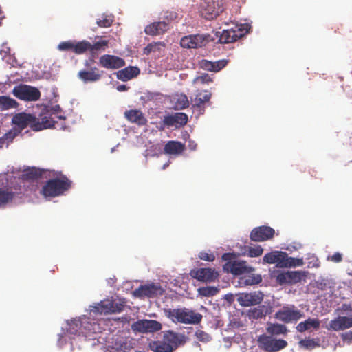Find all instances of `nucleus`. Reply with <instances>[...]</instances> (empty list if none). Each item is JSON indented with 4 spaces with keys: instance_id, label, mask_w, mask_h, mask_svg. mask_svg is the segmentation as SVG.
I'll return each instance as SVG.
<instances>
[{
    "instance_id": "obj_29",
    "label": "nucleus",
    "mask_w": 352,
    "mask_h": 352,
    "mask_svg": "<svg viewBox=\"0 0 352 352\" xmlns=\"http://www.w3.org/2000/svg\"><path fill=\"white\" fill-rule=\"evenodd\" d=\"M140 71L138 67L129 66L119 70L116 73V76L118 79L125 82L132 79L134 77H136L140 74Z\"/></svg>"
},
{
    "instance_id": "obj_11",
    "label": "nucleus",
    "mask_w": 352,
    "mask_h": 352,
    "mask_svg": "<svg viewBox=\"0 0 352 352\" xmlns=\"http://www.w3.org/2000/svg\"><path fill=\"white\" fill-rule=\"evenodd\" d=\"M164 292V289L161 285L155 283L146 284L140 285L134 292L135 296L144 298L145 297L148 298H155L162 296Z\"/></svg>"
},
{
    "instance_id": "obj_38",
    "label": "nucleus",
    "mask_w": 352,
    "mask_h": 352,
    "mask_svg": "<svg viewBox=\"0 0 352 352\" xmlns=\"http://www.w3.org/2000/svg\"><path fill=\"white\" fill-rule=\"evenodd\" d=\"M199 294L203 296L209 297L216 295L219 289L216 287H202L198 289Z\"/></svg>"
},
{
    "instance_id": "obj_39",
    "label": "nucleus",
    "mask_w": 352,
    "mask_h": 352,
    "mask_svg": "<svg viewBox=\"0 0 352 352\" xmlns=\"http://www.w3.org/2000/svg\"><path fill=\"white\" fill-rule=\"evenodd\" d=\"M113 21L112 16L102 14L101 19L97 20V25L101 28H109L111 25Z\"/></svg>"
},
{
    "instance_id": "obj_4",
    "label": "nucleus",
    "mask_w": 352,
    "mask_h": 352,
    "mask_svg": "<svg viewBox=\"0 0 352 352\" xmlns=\"http://www.w3.org/2000/svg\"><path fill=\"white\" fill-rule=\"evenodd\" d=\"M70 187V180L63 176L60 179L56 178L48 180L43 186L41 193L45 197H55L63 195Z\"/></svg>"
},
{
    "instance_id": "obj_36",
    "label": "nucleus",
    "mask_w": 352,
    "mask_h": 352,
    "mask_svg": "<svg viewBox=\"0 0 352 352\" xmlns=\"http://www.w3.org/2000/svg\"><path fill=\"white\" fill-rule=\"evenodd\" d=\"M289 273V285L296 284L307 276V272L302 270L288 271Z\"/></svg>"
},
{
    "instance_id": "obj_24",
    "label": "nucleus",
    "mask_w": 352,
    "mask_h": 352,
    "mask_svg": "<svg viewBox=\"0 0 352 352\" xmlns=\"http://www.w3.org/2000/svg\"><path fill=\"white\" fill-rule=\"evenodd\" d=\"M89 320V318L84 317L78 320H75L73 324H76V327H81V331H80L81 334L87 336L91 333H96L97 330L99 329V324L96 322L91 323Z\"/></svg>"
},
{
    "instance_id": "obj_7",
    "label": "nucleus",
    "mask_w": 352,
    "mask_h": 352,
    "mask_svg": "<svg viewBox=\"0 0 352 352\" xmlns=\"http://www.w3.org/2000/svg\"><path fill=\"white\" fill-rule=\"evenodd\" d=\"M12 94L17 98L25 101H36L41 97V92L36 87L24 84L15 86Z\"/></svg>"
},
{
    "instance_id": "obj_59",
    "label": "nucleus",
    "mask_w": 352,
    "mask_h": 352,
    "mask_svg": "<svg viewBox=\"0 0 352 352\" xmlns=\"http://www.w3.org/2000/svg\"><path fill=\"white\" fill-rule=\"evenodd\" d=\"M188 146L191 151H195L197 148V144L193 141H189Z\"/></svg>"
},
{
    "instance_id": "obj_27",
    "label": "nucleus",
    "mask_w": 352,
    "mask_h": 352,
    "mask_svg": "<svg viewBox=\"0 0 352 352\" xmlns=\"http://www.w3.org/2000/svg\"><path fill=\"white\" fill-rule=\"evenodd\" d=\"M320 326V321L318 318H308L305 321L299 322L296 329L297 331L303 333L306 331H317Z\"/></svg>"
},
{
    "instance_id": "obj_62",
    "label": "nucleus",
    "mask_w": 352,
    "mask_h": 352,
    "mask_svg": "<svg viewBox=\"0 0 352 352\" xmlns=\"http://www.w3.org/2000/svg\"><path fill=\"white\" fill-rule=\"evenodd\" d=\"M89 65V62L87 60H86L85 63V65L88 67Z\"/></svg>"
},
{
    "instance_id": "obj_64",
    "label": "nucleus",
    "mask_w": 352,
    "mask_h": 352,
    "mask_svg": "<svg viewBox=\"0 0 352 352\" xmlns=\"http://www.w3.org/2000/svg\"><path fill=\"white\" fill-rule=\"evenodd\" d=\"M56 109H60V107H59L58 105H56V106L55 107V108L54 109V111H56Z\"/></svg>"
},
{
    "instance_id": "obj_56",
    "label": "nucleus",
    "mask_w": 352,
    "mask_h": 352,
    "mask_svg": "<svg viewBox=\"0 0 352 352\" xmlns=\"http://www.w3.org/2000/svg\"><path fill=\"white\" fill-rule=\"evenodd\" d=\"M341 309L344 311H352V305L351 304H343L342 305Z\"/></svg>"
},
{
    "instance_id": "obj_30",
    "label": "nucleus",
    "mask_w": 352,
    "mask_h": 352,
    "mask_svg": "<svg viewBox=\"0 0 352 352\" xmlns=\"http://www.w3.org/2000/svg\"><path fill=\"white\" fill-rule=\"evenodd\" d=\"M184 149L185 146L184 144L177 141L170 140L165 144L164 151L166 154L178 155L182 153Z\"/></svg>"
},
{
    "instance_id": "obj_32",
    "label": "nucleus",
    "mask_w": 352,
    "mask_h": 352,
    "mask_svg": "<svg viewBox=\"0 0 352 352\" xmlns=\"http://www.w3.org/2000/svg\"><path fill=\"white\" fill-rule=\"evenodd\" d=\"M17 194L10 188H0V208L12 201Z\"/></svg>"
},
{
    "instance_id": "obj_37",
    "label": "nucleus",
    "mask_w": 352,
    "mask_h": 352,
    "mask_svg": "<svg viewBox=\"0 0 352 352\" xmlns=\"http://www.w3.org/2000/svg\"><path fill=\"white\" fill-rule=\"evenodd\" d=\"M248 315L250 318L259 319L265 316L266 312L265 311L264 307L258 306L249 310Z\"/></svg>"
},
{
    "instance_id": "obj_5",
    "label": "nucleus",
    "mask_w": 352,
    "mask_h": 352,
    "mask_svg": "<svg viewBox=\"0 0 352 352\" xmlns=\"http://www.w3.org/2000/svg\"><path fill=\"white\" fill-rule=\"evenodd\" d=\"M223 0H203L199 12L208 20L216 18L223 10Z\"/></svg>"
},
{
    "instance_id": "obj_51",
    "label": "nucleus",
    "mask_w": 352,
    "mask_h": 352,
    "mask_svg": "<svg viewBox=\"0 0 352 352\" xmlns=\"http://www.w3.org/2000/svg\"><path fill=\"white\" fill-rule=\"evenodd\" d=\"M288 261L287 267H296L301 266L303 265L302 258H296L293 257H288Z\"/></svg>"
},
{
    "instance_id": "obj_14",
    "label": "nucleus",
    "mask_w": 352,
    "mask_h": 352,
    "mask_svg": "<svg viewBox=\"0 0 352 352\" xmlns=\"http://www.w3.org/2000/svg\"><path fill=\"white\" fill-rule=\"evenodd\" d=\"M275 234V230L266 226L254 228L250 232V238L255 242H262L272 239Z\"/></svg>"
},
{
    "instance_id": "obj_25",
    "label": "nucleus",
    "mask_w": 352,
    "mask_h": 352,
    "mask_svg": "<svg viewBox=\"0 0 352 352\" xmlns=\"http://www.w3.org/2000/svg\"><path fill=\"white\" fill-rule=\"evenodd\" d=\"M125 118L131 123L138 126H144L147 123V119L139 109H130L124 112Z\"/></svg>"
},
{
    "instance_id": "obj_60",
    "label": "nucleus",
    "mask_w": 352,
    "mask_h": 352,
    "mask_svg": "<svg viewBox=\"0 0 352 352\" xmlns=\"http://www.w3.org/2000/svg\"><path fill=\"white\" fill-rule=\"evenodd\" d=\"M3 47L2 49L0 50V53L2 54L3 52L5 53V54L9 53V51H10V48L5 46V45H3Z\"/></svg>"
},
{
    "instance_id": "obj_28",
    "label": "nucleus",
    "mask_w": 352,
    "mask_h": 352,
    "mask_svg": "<svg viewBox=\"0 0 352 352\" xmlns=\"http://www.w3.org/2000/svg\"><path fill=\"white\" fill-rule=\"evenodd\" d=\"M82 42L86 43L85 53L89 51L91 54H95L101 51H104L109 45L108 41L102 39L95 41L93 43H91L87 40H82Z\"/></svg>"
},
{
    "instance_id": "obj_18",
    "label": "nucleus",
    "mask_w": 352,
    "mask_h": 352,
    "mask_svg": "<svg viewBox=\"0 0 352 352\" xmlns=\"http://www.w3.org/2000/svg\"><path fill=\"white\" fill-rule=\"evenodd\" d=\"M263 299L261 292L242 293L237 298L239 303L243 307H250L260 304Z\"/></svg>"
},
{
    "instance_id": "obj_63",
    "label": "nucleus",
    "mask_w": 352,
    "mask_h": 352,
    "mask_svg": "<svg viewBox=\"0 0 352 352\" xmlns=\"http://www.w3.org/2000/svg\"><path fill=\"white\" fill-rule=\"evenodd\" d=\"M168 166V164H164V165L163 166V168H163V169H165V168H166V166Z\"/></svg>"
},
{
    "instance_id": "obj_40",
    "label": "nucleus",
    "mask_w": 352,
    "mask_h": 352,
    "mask_svg": "<svg viewBox=\"0 0 352 352\" xmlns=\"http://www.w3.org/2000/svg\"><path fill=\"white\" fill-rule=\"evenodd\" d=\"M20 132L17 129L10 130L1 138H0V142L1 144H9L12 140L18 135Z\"/></svg>"
},
{
    "instance_id": "obj_3",
    "label": "nucleus",
    "mask_w": 352,
    "mask_h": 352,
    "mask_svg": "<svg viewBox=\"0 0 352 352\" xmlns=\"http://www.w3.org/2000/svg\"><path fill=\"white\" fill-rule=\"evenodd\" d=\"M164 313L175 323L197 324L201 322L203 318L200 313L186 307L165 309Z\"/></svg>"
},
{
    "instance_id": "obj_50",
    "label": "nucleus",
    "mask_w": 352,
    "mask_h": 352,
    "mask_svg": "<svg viewBox=\"0 0 352 352\" xmlns=\"http://www.w3.org/2000/svg\"><path fill=\"white\" fill-rule=\"evenodd\" d=\"M276 280L280 285L289 284L288 272L278 274L276 276Z\"/></svg>"
},
{
    "instance_id": "obj_8",
    "label": "nucleus",
    "mask_w": 352,
    "mask_h": 352,
    "mask_svg": "<svg viewBox=\"0 0 352 352\" xmlns=\"http://www.w3.org/2000/svg\"><path fill=\"white\" fill-rule=\"evenodd\" d=\"M124 305L120 303H115L113 300L105 299L94 305L90 306V312L95 314H111L120 313L123 310Z\"/></svg>"
},
{
    "instance_id": "obj_21",
    "label": "nucleus",
    "mask_w": 352,
    "mask_h": 352,
    "mask_svg": "<svg viewBox=\"0 0 352 352\" xmlns=\"http://www.w3.org/2000/svg\"><path fill=\"white\" fill-rule=\"evenodd\" d=\"M187 122L188 116L184 113H175L170 116H166L163 120L164 125L176 128L184 126Z\"/></svg>"
},
{
    "instance_id": "obj_26",
    "label": "nucleus",
    "mask_w": 352,
    "mask_h": 352,
    "mask_svg": "<svg viewBox=\"0 0 352 352\" xmlns=\"http://www.w3.org/2000/svg\"><path fill=\"white\" fill-rule=\"evenodd\" d=\"M169 28L168 24L165 21H158L152 23L144 29V32L146 34L151 36H156L163 34Z\"/></svg>"
},
{
    "instance_id": "obj_16",
    "label": "nucleus",
    "mask_w": 352,
    "mask_h": 352,
    "mask_svg": "<svg viewBox=\"0 0 352 352\" xmlns=\"http://www.w3.org/2000/svg\"><path fill=\"white\" fill-rule=\"evenodd\" d=\"M99 65L108 69H116L125 65V61L120 57L104 54L99 58Z\"/></svg>"
},
{
    "instance_id": "obj_20",
    "label": "nucleus",
    "mask_w": 352,
    "mask_h": 352,
    "mask_svg": "<svg viewBox=\"0 0 352 352\" xmlns=\"http://www.w3.org/2000/svg\"><path fill=\"white\" fill-rule=\"evenodd\" d=\"M206 37L200 34L184 36L180 41L181 46L184 48H198L205 45Z\"/></svg>"
},
{
    "instance_id": "obj_42",
    "label": "nucleus",
    "mask_w": 352,
    "mask_h": 352,
    "mask_svg": "<svg viewBox=\"0 0 352 352\" xmlns=\"http://www.w3.org/2000/svg\"><path fill=\"white\" fill-rule=\"evenodd\" d=\"M299 345L307 349H312L318 346L319 344L314 339L305 338L299 342Z\"/></svg>"
},
{
    "instance_id": "obj_15",
    "label": "nucleus",
    "mask_w": 352,
    "mask_h": 352,
    "mask_svg": "<svg viewBox=\"0 0 352 352\" xmlns=\"http://www.w3.org/2000/svg\"><path fill=\"white\" fill-rule=\"evenodd\" d=\"M247 32V30L238 26L235 27V29L223 30L219 35V40L222 43H232L243 36Z\"/></svg>"
},
{
    "instance_id": "obj_57",
    "label": "nucleus",
    "mask_w": 352,
    "mask_h": 352,
    "mask_svg": "<svg viewBox=\"0 0 352 352\" xmlns=\"http://www.w3.org/2000/svg\"><path fill=\"white\" fill-rule=\"evenodd\" d=\"M197 79L200 80L201 82H207L211 81L210 78L207 74L199 76Z\"/></svg>"
},
{
    "instance_id": "obj_1",
    "label": "nucleus",
    "mask_w": 352,
    "mask_h": 352,
    "mask_svg": "<svg viewBox=\"0 0 352 352\" xmlns=\"http://www.w3.org/2000/svg\"><path fill=\"white\" fill-rule=\"evenodd\" d=\"M54 118L65 119L64 116L55 115V113H50V116H44L40 121L39 119L32 114L21 112L13 116L12 122L17 126V130L19 132L28 126H30L34 131H38L51 127L55 128L56 122L54 120Z\"/></svg>"
},
{
    "instance_id": "obj_47",
    "label": "nucleus",
    "mask_w": 352,
    "mask_h": 352,
    "mask_svg": "<svg viewBox=\"0 0 352 352\" xmlns=\"http://www.w3.org/2000/svg\"><path fill=\"white\" fill-rule=\"evenodd\" d=\"M195 336L199 341L203 342H208L211 340V337L209 334L199 329L195 332Z\"/></svg>"
},
{
    "instance_id": "obj_13",
    "label": "nucleus",
    "mask_w": 352,
    "mask_h": 352,
    "mask_svg": "<svg viewBox=\"0 0 352 352\" xmlns=\"http://www.w3.org/2000/svg\"><path fill=\"white\" fill-rule=\"evenodd\" d=\"M132 329L140 333H152L160 331L162 326V324L154 320H140L134 322Z\"/></svg>"
},
{
    "instance_id": "obj_55",
    "label": "nucleus",
    "mask_w": 352,
    "mask_h": 352,
    "mask_svg": "<svg viewBox=\"0 0 352 352\" xmlns=\"http://www.w3.org/2000/svg\"><path fill=\"white\" fill-rule=\"evenodd\" d=\"M341 338H342V340L344 341V342H351V341H352V331H350L345 332V333H342L341 335Z\"/></svg>"
},
{
    "instance_id": "obj_52",
    "label": "nucleus",
    "mask_w": 352,
    "mask_h": 352,
    "mask_svg": "<svg viewBox=\"0 0 352 352\" xmlns=\"http://www.w3.org/2000/svg\"><path fill=\"white\" fill-rule=\"evenodd\" d=\"M199 258L201 260L206 261H213L215 259V256L212 253H208L206 252H201L199 254Z\"/></svg>"
},
{
    "instance_id": "obj_58",
    "label": "nucleus",
    "mask_w": 352,
    "mask_h": 352,
    "mask_svg": "<svg viewBox=\"0 0 352 352\" xmlns=\"http://www.w3.org/2000/svg\"><path fill=\"white\" fill-rule=\"evenodd\" d=\"M129 87H127L126 85H119L117 86L116 89L119 91H125L129 89Z\"/></svg>"
},
{
    "instance_id": "obj_34",
    "label": "nucleus",
    "mask_w": 352,
    "mask_h": 352,
    "mask_svg": "<svg viewBox=\"0 0 352 352\" xmlns=\"http://www.w3.org/2000/svg\"><path fill=\"white\" fill-rule=\"evenodd\" d=\"M43 175V170L36 168L35 167L29 168L28 169L24 170L23 173L21 175V179L23 180H35L40 178Z\"/></svg>"
},
{
    "instance_id": "obj_53",
    "label": "nucleus",
    "mask_w": 352,
    "mask_h": 352,
    "mask_svg": "<svg viewBox=\"0 0 352 352\" xmlns=\"http://www.w3.org/2000/svg\"><path fill=\"white\" fill-rule=\"evenodd\" d=\"M327 259L333 263H340L342 261V254L340 252H335L333 255H329Z\"/></svg>"
},
{
    "instance_id": "obj_10",
    "label": "nucleus",
    "mask_w": 352,
    "mask_h": 352,
    "mask_svg": "<svg viewBox=\"0 0 352 352\" xmlns=\"http://www.w3.org/2000/svg\"><path fill=\"white\" fill-rule=\"evenodd\" d=\"M232 254L225 253L222 256V258L228 262L224 265L223 268L227 272H230L234 275H241L250 272L251 267H248L247 262L245 261H230Z\"/></svg>"
},
{
    "instance_id": "obj_31",
    "label": "nucleus",
    "mask_w": 352,
    "mask_h": 352,
    "mask_svg": "<svg viewBox=\"0 0 352 352\" xmlns=\"http://www.w3.org/2000/svg\"><path fill=\"white\" fill-rule=\"evenodd\" d=\"M174 109L177 110L184 109L189 107V100L186 94H176L172 99Z\"/></svg>"
},
{
    "instance_id": "obj_35",
    "label": "nucleus",
    "mask_w": 352,
    "mask_h": 352,
    "mask_svg": "<svg viewBox=\"0 0 352 352\" xmlns=\"http://www.w3.org/2000/svg\"><path fill=\"white\" fill-rule=\"evenodd\" d=\"M18 102L13 98L7 96H0V110L6 111L18 107Z\"/></svg>"
},
{
    "instance_id": "obj_48",
    "label": "nucleus",
    "mask_w": 352,
    "mask_h": 352,
    "mask_svg": "<svg viewBox=\"0 0 352 352\" xmlns=\"http://www.w3.org/2000/svg\"><path fill=\"white\" fill-rule=\"evenodd\" d=\"M75 320L76 319L71 320V322L69 323V328L67 329V331L70 334L80 335L81 334V333H80V331H81V327H76V324H73L75 322Z\"/></svg>"
},
{
    "instance_id": "obj_6",
    "label": "nucleus",
    "mask_w": 352,
    "mask_h": 352,
    "mask_svg": "<svg viewBox=\"0 0 352 352\" xmlns=\"http://www.w3.org/2000/svg\"><path fill=\"white\" fill-rule=\"evenodd\" d=\"M302 317L303 314L294 305H284L275 314V318L284 323L296 322Z\"/></svg>"
},
{
    "instance_id": "obj_44",
    "label": "nucleus",
    "mask_w": 352,
    "mask_h": 352,
    "mask_svg": "<svg viewBox=\"0 0 352 352\" xmlns=\"http://www.w3.org/2000/svg\"><path fill=\"white\" fill-rule=\"evenodd\" d=\"M164 46V45L161 42L149 43L146 47H144V54L148 55L151 52H155L160 50V47Z\"/></svg>"
},
{
    "instance_id": "obj_46",
    "label": "nucleus",
    "mask_w": 352,
    "mask_h": 352,
    "mask_svg": "<svg viewBox=\"0 0 352 352\" xmlns=\"http://www.w3.org/2000/svg\"><path fill=\"white\" fill-rule=\"evenodd\" d=\"M129 350L127 343L126 342H116L114 346L111 347V352H127Z\"/></svg>"
},
{
    "instance_id": "obj_12",
    "label": "nucleus",
    "mask_w": 352,
    "mask_h": 352,
    "mask_svg": "<svg viewBox=\"0 0 352 352\" xmlns=\"http://www.w3.org/2000/svg\"><path fill=\"white\" fill-rule=\"evenodd\" d=\"M190 276L201 282L212 283L217 280L219 272L211 267H203L192 270Z\"/></svg>"
},
{
    "instance_id": "obj_54",
    "label": "nucleus",
    "mask_w": 352,
    "mask_h": 352,
    "mask_svg": "<svg viewBox=\"0 0 352 352\" xmlns=\"http://www.w3.org/2000/svg\"><path fill=\"white\" fill-rule=\"evenodd\" d=\"M214 65L212 64V61L208 60H202L201 62V68L213 72Z\"/></svg>"
},
{
    "instance_id": "obj_45",
    "label": "nucleus",
    "mask_w": 352,
    "mask_h": 352,
    "mask_svg": "<svg viewBox=\"0 0 352 352\" xmlns=\"http://www.w3.org/2000/svg\"><path fill=\"white\" fill-rule=\"evenodd\" d=\"M278 254V251H274L270 253L266 254L263 256V263L273 264L276 263L277 254Z\"/></svg>"
},
{
    "instance_id": "obj_43",
    "label": "nucleus",
    "mask_w": 352,
    "mask_h": 352,
    "mask_svg": "<svg viewBox=\"0 0 352 352\" xmlns=\"http://www.w3.org/2000/svg\"><path fill=\"white\" fill-rule=\"evenodd\" d=\"M247 254L250 257H258L262 255L263 252V249L259 245H255L254 247H248L247 250Z\"/></svg>"
},
{
    "instance_id": "obj_17",
    "label": "nucleus",
    "mask_w": 352,
    "mask_h": 352,
    "mask_svg": "<svg viewBox=\"0 0 352 352\" xmlns=\"http://www.w3.org/2000/svg\"><path fill=\"white\" fill-rule=\"evenodd\" d=\"M212 97V94L208 90L198 91L194 99H192V108L199 112V114H204L206 104L209 102Z\"/></svg>"
},
{
    "instance_id": "obj_33",
    "label": "nucleus",
    "mask_w": 352,
    "mask_h": 352,
    "mask_svg": "<svg viewBox=\"0 0 352 352\" xmlns=\"http://www.w3.org/2000/svg\"><path fill=\"white\" fill-rule=\"evenodd\" d=\"M266 331L271 336L280 334L286 335L288 332L287 327L279 323H270L268 324Z\"/></svg>"
},
{
    "instance_id": "obj_22",
    "label": "nucleus",
    "mask_w": 352,
    "mask_h": 352,
    "mask_svg": "<svg viewBox=\"0 0 352 352\" xmlns=\"http://www.w3.org/2000/svg\"><path fill=\"white\" fill-rule=\"evenodd\" d=\"M352 327V317L338 316L331 320L329 323L327 329L336 331H343Z\"/></svg>"
},
{
    "instance_id": "obj_41",
    "label": "nucleus",
    "mask_w": 352,
    "mask_h": 352,
    "mask_svg": "<svg viewBox=\"0 0 352 352\" xmlns=\"http://www.w3.org/2000/svg\"><path fill=\"white\" fill-rule=\"evenodd\" d=\"M277 256L276 265L279 267H287L288 254L285 252L278 251Z\"/></svg>"
},
{
    "instance_id": "obj_19",
    "label": "nucleus",
    "mask_w": 352,
    "mask_h": 352,
    "mask_svg": "<svg viewBox=\"0 0 352 352\" xmlns=\"http://www.w3.org/2000/svg\"><path fill=\"white\" fill-rule=\"evenodd\" d=\"M85 43L82 41H67L60 42L57 48L63 52H72L76 54H82L85 53Z\"/></svg>"
},
{
    "instance_id": "obj_9",
    "label": "nucleus",
    "mask_w": 352,
    "mask_h": 352,
    "mask_svg": "<svg viewBox=\"0 0 352 352\" xmlns=\"http://www.w3.org/2000/svg\"><path fill=\"white\" fill-rule=\"evenodd\" d=\"M257 342L259 347L267 352H276L287 346V341L282 339L276 340L266 334L261 335Z\"/></svg>"
},
{
    "instance_id": "obj_23",
    "label": "nucleus",
    "mask_w": 352,
    "mask_h": 352,
    "mask_svg": "<svg viewBox=\"0 0 352 352\" xmlns=\"http://www.w3.org/2000/svg\"><path fill=\"white\" fill-rule=\"evenodd\" d=\"M103 71H100L97 67H92L89 69H82L78 72V77L84 82H93L98 81L101 77Z\"/></svg>"
},
{
    "instance_id": "obj_61",
    "label": "nucleus",
    "mask_w": 352,
    "mask_h": 352,
    "mask_svg": "<svg viewBox=\"0 0 352 352\" xmlns=\"http://www.w3.org/2000/svg\"><path fill=\"white\" fill-rule=\"evenodd\" d=\"M170 18L173 19V18H176V13H171Z\"/></svg>"
},
{
    "instance_id": "obj_49",
    "label": "nucleus",
    "mask_w": 352,
    "mask_h": 352,
    "mask_svg": "<svg viewBox=\"0 0 352 352\" xmlns=\"http://www.w3.org/2000/svg\"><path fill=\"white\" fill-rule=\"evenodd\" d=\"M228 63V60L226 59H222V60H219L215 62H212V64L214 65L213 72H217L220 71L221 69H222L227 65Z\"/></svg>"
},
{
    "instance_id": "obj_2",
    "label": "nucleus",
    "mask_w": 352,
    "mask_h": 352,
    "mask_svg": "<svg viewBox=\"0 0 352 352\" xmlns=\"http://www.w3.org/2000/svg\"><path fill=\"white\" fill-rule=\"evenodd\" d=\"M186 342V337L184 334L168 330L163 332L162 340H151L148 346L153 352H173Z\"/></svg>"
}]
</instances>
